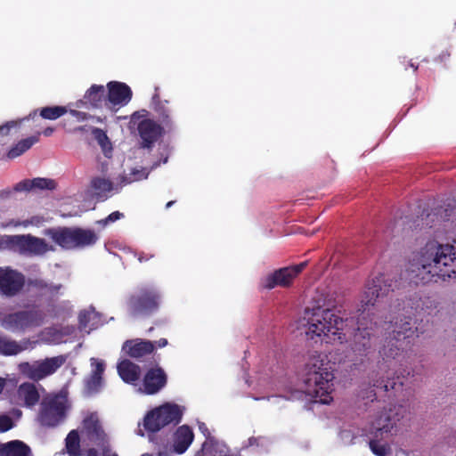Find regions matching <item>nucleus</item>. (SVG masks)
<instances>
[{"label": "nucleus", "mask_w": 456, "mask_h": 456, "mask_svg": "<svg viewBox=\"0 0 456 456\" xmlns=\"http://www.w3.org/2000/svg\"><path fill=\"white\" fill-rule=\"evenodd\" d=\"M409 279L418 283H428L434 277L445 280L456 273V248L431 240L418 252L407 268Z\"/></svg>", "instance_id": "1"}, {"label": "nucleus", "mask_w": 456, "mask_h": 456, "mask_svg": "<svg viewBox=\"0 0 456 456\" xmlns=\"http://www.w3.org/2000/svg\"><path fill=\"white\" fill-rule=\"evenodd\" d=\"M395 287L384 274H379L368 281L362 299V308L359 309L362 313L357 319V329L354 334L353 350L355 354L368 355L371 352L374 328H377L378 322L372 319L368 322L369 313L366 315V312H369V307L374 306L379 298L387 296L389 291H394Z\"/></svg>", "instance_id": "2"}, {"label": "nucleus", "mask_w": 456, "mask_h": 456, "mask_svg": "<svg viewBox=\"0 0 456 456\" xmlns=\"http://www.w3.org/2000/svg\"><path fill=\"white\" fill-rule=\"evenodd\" d=\"M302 379L305 390H292L289 395H285L286 399H301L306 394L315 402L323 404H328L332 401L330 394L333 390L334 374L326 356L317 352L311 354L305 363Z\"/></svg>", "instance_id": "3"}, {"label": "nucleus", "mask_w": 456, "mask_h": 456, "mask_svg": "<svg viewBox=\"0 0 456 456\" xmlns=\"http://www.w3.org/2000/svg\"><path fill=\"white\" fill-rule=\"evenodd\" d=\"M304 320L307 328L305 334L311 339L319 338L326 343L338 341L341 344L346 341L343 330L347 320L337 315L333 310L320 305L306 309Z\"/></svg>", "instance_id": "4"}, {"label": "nucleus", "mask_w": 456, "mask_h": 456, "mask_svg": "<svg viewBox=\"0 0 456 456\" xmlns=\"http://www.w3.org/2000/svg\"><path fill=\"white\" fill-rule=\"evenodd\" d=\"M403 339L388 331V337L386 338L385 343L379 350L381 361L379 363V370L380 371L386 370L387 379H384V377H378L379 372L373 373L370 377L373 387L379 388L384 392L397 390L403 385L401 379L411 375V372H406L405 370L401 372V376L397 375L396 378L393 377L391 379L388 375V370L395 369L397 365V358L403 352Z\"/></svg>", "instance_id": "5"}, {"label": "nucleus", "mask_w": 456, "mask_h": 456, "mask_svg": "<svg viewBox=\"0 0 456 456\" xmlns=\"http://www.w3.org/2000/svg\"><path fill=\"white\" fill-rule=\"evenodd\" d=\"M59 306L48 303L46 309L41 305L28 304L24 309L4 315L3 326L12 332H25L30 329L41 327L47 317L57 318Z\"/></svg>", "instance_id": "6"}, {"label": "nucleus", "mask_w": 456, "mask_h": 456, "mask_svg": "<svg viewBox=\"0 0 456 456\" xmlns=\"http://www.w3.org/2000/svg\"><path fill=\"white\" fill-rule=\"evenodd\" d=\"M405 409L402 405H395L387 411L382 412L376 418L373 427L376 429L375 438L369 443L371 452L377 456H388L391 454V447L387 443H380L378 437L383 434H392L396 431L397 422H399L405 414Z\"/></svg>", "instance_id": "7"}, {"label": "nucleus", "mask_w": 456, "mask_h": 456, "mask_svg": "<svg viewBox=\"0 0 456 456\" xmlns=\"http://www.w3.org/2000/svg\"><path fill=\"white\" fill-rule=\"evenodd\" d=\"M48 235L57 245L65 249L91 247L99 240V236L94 230L80 227L50 229Z\"/></svg>", "instance_id": "8"}, {"label": "nucleus", "mask_w": 456, "mask_h": 456, "mask_svg": "<svg viewBox=\"0 0 456 456\" xmlns=\"http://www.w3.org/2000/svg\"><path fill=\"white\" fill-rule=\"evenodd\" d=\"M183 417V409L172 403L162 405L148 411L143 419L144 428L151 433L159 432L168 425H177Z\"/></svg>", "instance_id": "9"}, {"label": "nucleus", "mask_w": 456, "mask_h": 456, "mask_svg": "<svg viewBox=\"0 0 456 456\" xmlns=\"http://www.w3.org/2000/svg\"><path fill=\"white\" fill-rule=\"evenodd\" d=\"M67 399L61 395H48L41 402L39 420L43 426L56 427L66 417Z\"/></svg>", "instance_id": "10"}, {"label": "nucleus", "mask_w": 456, "mask_h": 456, "mask_svg": "<svg viewBox=\"0 0 456 456\" xmlns=\"http://www.w3.org/2000/svg\"><path fill=\"white\" fill-rule=\"evenodd\" d=\"M160 294L151 288L141 289L128 299V307L132 315L149 316L156 313L160 305Z\"/></svg>", "instance_id": "11"}, {"label": "nucleus", "mask_w": 456, "mask_h": 456, "mask_svg": "<svg viewBox=\"0 0 456 456\" xmlns=\"http://www.w3.org/2000/svg\"><path fill=\"white\" fill-rule=\"evenodd\" d=\"M66 361L67 357L65 355H58L36 361L33 363L21 362L19 365V370L27 378L34 381H39L56 372Z\"/></svg>", "instance_id": "12"}, {"label": "nucleus", "mask_w": 456, "mask_h": 456, "mask_svg": "<svg viewBox=\"0 0 456 456\" xmlns=\"http://www.w3.org/2000/svg\"><path fill=\"white\" fill-rule=\"evenodd\" d=\"M308 262L280 268L267 275L265 279L264 288L272 289L277 286L289 287L292 281L306 267Z\"/></svg>", "instance_id": "13"}, {"label": "nucleus", "mask_w": 456, "mask_h": 456, "mask_svg": "<svg viewBox=\"0 0 456 456\" xmlns=\"http://www.w3.org/2000/svg\"><path fill=\"white\" fill-rule=\"evenodd\" d=\"M25 285V276L9 266L0 267V292L6 297L16 296Z\"/></svg>", "instance_id": "14"}, {"label": "nucleus", "mask_w": 456, "mask_h": 456, "mask_svg": "<svg viewBox=\"0 0 456 456\" xmlns=\"http://www.w3.org/2000/svg\"><path fill=\"white\" fill-rule=\"evenodd\" d=\"M16 240V252L23 256H43L53 249L45 239L31 234L17 235Z\"/></svg>", "instance_id": "15"}, {"label": "nucleus", "mask_w": 456, "mask_h": 456, "mask_svg": "<svg viewBox=\"0 0 456 456\" xmlns=\"http://www.w3.org/2000/svg\"><path fill=\"white\" fill-rule=\"evenodd\" d=\"M164 129L163 126L151 118L139 121L137 130L142 140L141 147L151 149L162 135Z\"/></svg>", "instance_id": "16"}, {"label": "nucleus", "mask_w": 456, "mask_h": 456, "mask_svg": "<svg viewBox=\"0 0 456 456\" xmlns=\"http://www.w3.org/2000/svg\"><path fill=\"white\" fill-rule=\"evenodd\" d=\"M456 215V201L450 200L444 207H439L435 209L432 213H427L424 216V212L420 217H417L415 221L417 226L422 227H432L435 223V217L436 221H450Z\"/></svg>", "instance_id": "17"}, {"label": "nucleus", "mask_w": 456, "mask_h": 456, "mask_svg": "<svg viewBox=\"0 0 456 456\" xmlns=\"http://www.w3.org/2000/svg\"><path fill=\"white\" fill-rule=\"evenodd\" d=\"M108 87V107L110 105L124 106L132 99V90L125 83L111 81L107 85Z\"/></svg>", "instance_id": "18"}, {"label": "nucleus", "mask_w": 456, "mask_h": 456, "mask_svg": "<svg viewBox=\"0 0 456 456\" xmlns=\"http://www.w3.org/2000/svg\"><path fill=\"white\" fill-rule=\"evenodd\" d=\"M167 382V377L160 367L151 368L143 378V390L147 395L159 393Z\"/></svg>", "instance_id": "19"}, {"label": "nucleus", "mask_w": 456, "mask_h": 456, "mask_svg": "<svg viewBox=\"0 0 456 456\" xmlns=\"http://www.w3.org/2000/svg\"><path fill=\"white\" fill-rule=\"evenodd\" d=\"M36 342L31 341L29 338L16 341L6 335L0 334V355H17L29 347L33 348Z\"/></svg>", "instance_id": "20"}, {"label": "nucleus", "mask_w": 456, "mask_h": 456, "mask_svg": "<svg viewBox=\"0 0 456 456\" xmlns=\"http://www.w3.org/2000/svg\"><path fill=\"white\" fill-rule=\"evenodd\" d=\"M155 346L151 341L140 338L126 340L122 346L127 355L135 359L151 354Z\"/></svg>", "instance_id": "21"}, {"label": "nucleus", "mask_w": 456, "mask_h": 456, "mask_svg": "<svg viewBox=\"0 0 456 456\" xmlns=\"http://www.w3.org/2000/svg\"><path fill=\"white\" fill-rule=\"evenodd\" d=\"M56 182L50 178L37 177L34 179H24L17 183L14 186L15 191H30L34 190H49L53 191L56 188Z\"/></svg>", "instance_id": "22"}, {"label": "nucleus", "mask_w": 456, "mask_h": 456, "mask_svg": "<svg viewBox=\"0 0 456 456\" xmlns=\"http://www.w3.org/2000/svg\"><path fill=\"white\" fill-rule=\"evenodd\" d=\"M194 438L191 428L183 425L179 427L174 435V452L182 454L186 452Z\"/></svg>", "instance_id": "23"}, {"label": "nucleus", "mask_w": 456, "mask_h": 456, "mask_svg": "<svg viewBox=\"0 0 456 456\" xmlns=\"http://www.w3.org/2000/svg\"><path fill=\"white\" fill-rule=\"evenodd\" d=\"M384 329L403 340L413 337L414 334L418 332V329L413 328V323L411 322V317H404V321L400 320V322H398L397 320L395 322V323L390 321L387 327Z\"/></svg>", "instance_id": "24"}, {"label": "nucleus", "mask_w": 456, "mask_h": 456, "mask_svg": "<svg viewBox=\"0 0 456 456\" xmlns=\"http://www.w3.org/2000/svg\"><path fill=\"white\" fill-rule=\"evenodd\" d=\"M84 100L92 108L108 107V95L103 86L93 85L85 94Z\"/></svg>", "instance_id": "25"}, {"label": "nucleus", "mask_w": 456, "mask_h": 456, "mask_svg": "<svg viewBox=\"0 0 456 456\" xmlns=\"http://www.w3.org/2000/svg\"><path fill=\"white\" fill-rule=\"evenodd\" d=\"M83 426L89 440L95 444H103L104 440L108 439L97 419L86 418L83 421Z\"/></svg>", "instance_id": "26"}, {"label": "nucleus", "mask_w": 456, "mask_h": 456, "mask_svg": "<svg viewBox=\"0 0 456 456\" xmlns=\"http://www.w3.org/2000/svg\"><path fill=\"white\" fill-rule=\"evenodd\" d=\"M91 362L94 370L86 380V387L89 392H98L103 382L102 375L105 365L102 361H98L94 358H92Z\"/></svg>", "instance_id": "27"}, {"label": "nucleus", "mask_w": 456, "mask_h": 456, "mask_svg": "<svg viewBox=\"0 0 456 456\" xmlns=\"http://www.w3.org/2000/svg\"><path fill=\"white\" fill-rule=\"evenodd\" d=\"M118 372L122 380L132 384L140 379V367L129 360H123L118 364Z\"/></svg>", "instance_id": "28"}, {"label": "nucleus", "mask_w": 456, "mask_h": 456, "mask_svg": "<svg viewBox=\"0 0 456 456\" xmlns=\"http://www.w3.org/2000/svg\"><path fill=\"white\" fill-rule=\"evenodd\" d=\"M30 285L40 292L41 297H47L49 298V303H53V298L58 297L61 293V289H62L61 284L47 282L42 279L31 281Z\"/></svg>", "instance_id": "29"}, {"label": "nucleus", "mask_w": 456, "mask_h": 456, "mask_svg": "<svg viewBox=\"0 0 456 456\" xmlns=\"http://www.w3.org/2000/svg\"><path fill=\"white\" fill-rule=\"evenodd\" d=\"M154 102V110L158 114L162 126L169 132L174 129V122L170 115V110L167 107V101H160L159 95L152 98Z\"/></svg>", "instance_id": "30"}, {"label": "nucleus", "mask_w": 456, "mask_h": 456, "mask_svg": "<svg viewBox=\"0 0 456 456\" xmlns=\"http://www.w3.org/2000/svg\"><path fill=\"white\" fill-rule=\"evenodd\" d=\"M18 395L23 400L25 406H35L40 398L38 390L35 384L25 382L22 383L18 388Z\"/></svg>", "instance_id": "31"}, {"label": "nucleus", "mask_w": 456, "mask_h": 456, "mask_svg": "<svg viewBox=\"0 0 456 456\" xmlns=\"http://www.w3.org/2000/svg\"><path fill=\"white\" fill-rule=\"evenodd\" d=\"M30 452V448L19 440L3 444L0 449V456H29Z\"/></svg>", "instance_id": "32"}, {"label": "nucleus", "mask_w": 456, "mask_h": 456, "mask_svg": "<svg viewBox=\"0 0 456 456\" xmlns=\"http://www.w3.org/2000/svg\"><path fill=\"white\" fill-rule=\"evenodd\" d=\"M40 133H37L35 135L29 136L28 138L22 139L19 141L14 146H12L9 151L7 152V157L11 159H13L28 150H29L35 143L39 141Z\"/></svg>", "instance_id": "33"}, {"label": "nucleus", "mask_w": 456, "mask_h": 456, "mask_svg": "<svg viewBox=\"0 0 456 456\" xmlns=\"http://www.w3.org/2000/svg\"><path fill=\"white\" fill-rule=\"evenodd\" d=\"M91 188L98 199H103L107 197V192L113 190V183L109 179L97 176L91 180Z\"/></svg>", "instance_id": "34"}, {"label": "nucleus", "mask_w": 456, "mask_h": 456, "mask_svg": "<svg viewBox=\"0 0 456 456\" xmlns=\"http://www.w3.org/2000/svg\"><path fill=\"white\" fill-rule=\"evenodd\" d=\"M65 450L69 456H80V436L77 430H71L65 438Z\"/></svg>", "instance_id": "35"}, {"label": "nucleus", "mask_w": 456, "mask_h": 456, "mask_svg": "<svg viewBox=\"0 0 456 456\" xmlns=\"http://www.w3.org/2000/svg\"><path fill=\"white\" fill-rule=\"evenodd\" d=\"M67 113L63 106H49L40 110V116L45 119L55 120Z\"/></svg>", "instance_id": "36"}, {"label": "nucleus", "mask_w": 456, "mask_h": 456, "mask_svg": "<svg viewBox=\"0 0 456 456\" xmlns=\"http://www.w3.org/2000/svg\"><path fill=\"white\" fill-rule=\"evenodd\" d=\"M17 235L0 236V249L16 252Z\"/></svg>", "instance_id": "37"}, {"label": "nucleus", "mask_w": 456, "mask_h": 456, "mask_svg": "<svg viewBox=\"0 0 456 456\" xmlns=\"http://www.w3.org/2000/svg\"><path fill=\"white\" fill-rule=\"evenodd\" d=\"M96 445L101 447L102 451V456H118L116 452L111 451L108 439L104 440L103 444ZM86 456H98V452L95 448H90L86 452Z\"/></svg>", "instance_id": "38"}, {"label": "nucleus", "mask_w": 456, "mask_h": 456, "mask_svg": "<svg viewBox=\"0 0 456 456\" xmlns=\"http://www.w3.org/2000/svg\"><path fill=\"white\" fill-rule=\"evenodd\" d=\"M28 118H25L20 120H11L7 121L4 125L0 126V135L6 136L10 134L12 129H18L21 124V122Z\"/></svg>", "instance_id": "39"}, {"label": "nucleus", "mask_w": 456, "mask_h": 456, "mask_svg": "<svg viewBox=\"0 0 456 456\" xmlns=\"http://www.w3.org/2000/svg\"><path fill=\"white\" fill-rule=\"evenodd\" d=\"M124 217V214L119 211L110 213L107 217L96 221V224L105 227L108 224L114 223Z\"/></svg>", "instance_id": "40"}, {"label": "nucleus", "mask_w": 456, "mask_h": 456, "mask_svg": "<svg viewBox=\"0 0 456 456\" xmlns=\"http://www.w3.org/2000/svg\"><path fill=\"white\" fill-rule=\"evenodd\" d=\"M92 134L94 137V139L98 142V143L104 148L105 144L109 142V138L106 134V133L98 127H94L92 130Z\"/></svg>", "instance_id": "41"}, {"label": "nucleus", "mask_w": 456, "mask_h": 456, "mask_svg": "<svg viewBox=\"0 0 456 456\" xmlns=\"http://www.w3.org/2000/svg\"><path fill=\"white\" fill-rule=\"evenodd\" d=\"M13 427L12 419L7 415L0 416V433L6 432Z\"/></svg>", "instance_id": "42"}, {"label": "nucleus", "mask_w": 456, "mask_h": 456, "mask_svg": "<svg viewBox=\"0 0 456 456\" xmlns=\"http://www.w3.org/2000/svg\"><path fill=\"white\" fill-rule=\"evenodd\" d=\"M92 315H93V312H90V311L85 310V311L80 312L79 315H78L79 326L81 328L86 329L89 325Z\"/></svg>", "instance_id": "43"}, {"label": "nucleus", "mask_w": 456, "mask_h": 456, "mask_svg": "<svg viewBox=\"0 0 456 456\" xmlns=\"http://www.w3.org/2000/svg\"><path fill=\"white\" fill-rule=\"evenodd\" d=\"M153 257H154L153 254H149V253H144V252H141L137 255V258L140 263L146 262Z\"/></svg>", "instance_id": "44"}, {"label": "nucleus", "mask_w": 456, "mask_h": 456, "mask_svg": "<svg viewBox=\"0 0 456 456\" xmlns=\"http://www.w3.org/2000/svg\"><path fill=\"white\" fill-rule=\"evenodd\" d=\"M71 115L74 116L77 120H85L87 118L88 115L86 112L79 110H71Z\"/></svg>", "instance_id": "45"}, {"label": "nucleus", "mask_w": 456, "mask_h": 456, "mask_svg": "<svg viewBox=\"0 0 456 456\" xmlns=\"http://www.w3.org/2000/svg\"><path fill=\"white\" fill-rule=\"evenodd\" d=\"M54 129L53 127H46L44 131H43V134L45 136H51L53 133Z\"/></svg>", "instance_id": "46"}, {"label": "nucleus", "mask_w": 456, "mask_h": 456, "mask_svg": "<svg viewBox=\"0 0 456 456\" xmlns=\"http://www.w3.org/2000/svg\"><path fill=\"white\" fill-rule=\"evenodd\" d=\"M156 344L159 347H164L167 345V340L166 338H160L159 340L156 341Z\"/></svg>", "instance_id": "47"}, {"label": "nucleus", "mask_w": 456, "mask_h": 456, "mask_svg": "<svg viewBox=\"0 0 456 456\" xmlns=\"http://www.w3.org/2000/svg\"><path fill=\"white\" fill-rule=\"evenodd\" d=\"M450 56V53L448 52H444L442 53V54L439 56L441 61H443L444 60H445L446 58H448Z\"/></svg>", "instance_id": "48"}, {"label": "nucleus", "mask_w": 456, "mask_h": 456, "mask_svg": "<svg viewBox=\"0 0 456 456\" xmlns=\"http://www.w3.org/2000/svg\"><path fill=\"white\" fill-rule=\"evenodd\" d=\"M5 382L4 379L0 378V394L2 393L4 387Z\"/></svg>", "instance_id": "49"}, {"label": "nucleus", "mask_w": 456, "mask_h": 456, "mask_svg": "<svg viewBox=\"0 0 456 456\" xmlns=\"http://www.w3.org/2000/svg\"><path fill=\"white\" fill-rule=\"evenodd\" d=\"M121 183H124V184H127V183H131V180H129L128 178L123 176L122 180H121Z\"/></svg>", "instance_id": "50"}, {"label": "nucleus", "mask_w": 456, "mask_h": 456, "mask_svg": "<svg viewBox=\"0 0 456 456\" xmlns=\"http://www.w3.org/2000/svg\"><path fill=\"white\" fill-rule=\"evenodd\" d=\"M175 203V200H170L166 204V208H171Z\"/></svg>", "instance_id": "51"}, {"label": "nucleus", "mask_w": 456, "mask_h": 456, "mask_svg": "<svg viewBox=\"0 0 456 456\" xmlns=\"http://www.w3.org/2000/svg\"><path fill=\"white\" fill-rule=\"evenodd\" d=\"M136 117H138V118H140V117H141V115H140V113H139V112H135V113H134V114H133V118H133V120H134V119L136 118Z\"/></svg>", "instance_id": "52"}, {"label": "nucleus", "mask_w": 456, "mask_h": 456, "mask_svg": "<svg viewBox=\"0 0 456 456\" xmlns=\"http://www.w3.org/2000/svg\"><path fill=\"white\" fill-rule=\"evenodd\" d=\"M77 130H78V131H84V130H85V127H84V126H79V127L77 128Z\"/></svg>", "instance_id": "53"}, {"label": "nucleus", "mask_w": 456, "mask_h": 456, "mask_svg": "<svg viewBox=\"0 0 456 456\" xmlns=\"http://www.w3.org/2000/svg\"><path fill=\"white\" fill-rule=\"evenodd\" d=\"M142 112H143L142 117H145L147 115V111L143 110Z\"/></svg>", "instance_id": "54"}, {"label": "nucleus", "mask_w": 456, "mask_h": 456, "mask_svg": "<svg viewBox=\"0 0 456 456\" xmlns=\"http://www.w3.org/2000/svg\"><path fill=\"white\" fill-rule=\"evenodd\" d=\"M411 66L412 68H414L415 69H418V67H415V65H413L412 63L411 64Z\"/></svg>", "instance_id": "55"}, {"label": "nucleus", "mask_w": 456, "mask_h": 456, "mask_svg": "<svg viewBox=\"0 0 456 456\" xmlns=\"http://www.w3.org/2000/svg\"><path fill=\"white\" fill-rule=\"evenodd\" d=\"M411 66L412 68H414L415 69H418V67H415V65H413L412 63L411 64Z\"/></svg>", "instance_id": "56"}, {"label": "nucleus", "mask_w": 456, "mask_h": 456, "mask_svg": "<svg viewBox=\"0 0 456 456\" xmlns=\"http://www.w3.org/2000/svg\"><path fill=\"white\" fill-rule=\"evenodd\" d=\"M142 456H152V455L146 453V454H142Z\"/></svg>", "instance_id": "57"}]
</instances>
